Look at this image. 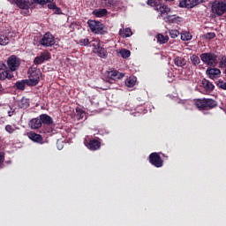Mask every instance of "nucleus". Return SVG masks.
Instances as JSON below:
<instances>
[{
  "mask_svg": "<svg viewBox=\"0 0 226 226\" xmlns=\"http://www.w3.org/2000/svg\"><path fill=\"white\" fill-rule=\"evenodd\" d=\"M116 4V2L114 0H109L106 4L105 6L107 8H110L111 6H114Z\"/></svg>",
  "mask_w": 226,
  "mask_h": 226,
  "instance_id": "a19ab883",
  "label": "nucleus"
},
{
  "mask_svg": "<svg viewBox=\"0 0 226 226\" xmlns=\"http://www.w3.org/2000/svg\"><path fill=\"white\" fill-rule=\"evenodd\" d=\"M102 89L103 91H107V89H110V87H102Z\"/></svg>",
  "mask_w": 226,
  "mask_h": 226,
  "instance_id": "49530a36",
  "label": "nucleus"
},
{
  "mask_svg": "<svg viewBox=\"0 0 226 226\" xmlns=\"http://www.w3.org/2000/svg\"><path fill=\"white\" fill-rule=\"evenodd\" d=\"M119 34L122 38H130L133 33L132 32V28L127 27L125 29L121 28L119 30Z\"/></svg>",
  "mask_w": 226,
  "mask_h": 226,
  "instance_id": "393cba45",
  "label": "nucleus"
},
{
  "mask_svg": "<svg viewBox=\"0 0 226 226\" xmlns=\"http://www.w3.org/2000/svg\"><path fill=\"white\" fill-rule=\"evenodd\" d=\"M27 137L30 139V140H33V142H37V144H43V137L36 132H30L27 133Z\"/></svg>",
  "mask_w": 226,
  "mask_h": 226,
  "instance_id": "f3484780",
  "label": "nucleus"
},
{
  "mask_svg": "<svg viewBox=\"0 0 226 226\" xmlns=\"http://www.w3.org/2000/svg\"><path fill=\"white\" fill-rule=\"evenodd\" d=\"M220 68H226V56H222L219 62Z\"/></svg>",
  "mask_w": 226,
  "mask_h": 226,
  "instance_id": "e433bc0d",
  "label": "nucleus"
},
{
  "mask_svg": "<svg viewBox=\"0 0 226 226\" xmlns=\"http://www.w3.org/2000/svg\"><path fill=\"white\" fill-rule=\"evenodd\" d=\"M87 24L88 27L92 33H94V34H107V28L104 24H102V22L89 19Z\"/></svg>",
  "mask_w": 226,
  "mask_h": 226,
  "instance_id": "20e7f679",
  "label": "nucleus"
},
{
  "mask_svg": "<svg viewBox=\"0 0 226 226\" xmlns=\"http://www.w3.org/2000/svg\"><path fill=\"white\" fill-rule=\"evenodd\" d=\"M41 118H33L29 122V126L32 128V130H38V128H41Z\"/></svg>",
  "mask_w": 226,
  "mask_h": 226,
  "instance_id": "4be33fe9",
  "label": "nucleus"
},
{
  "mask_svg": "<svg viewBox=\"0 0 226 226\" xmlns=\"http://www.w3.org/2000/svg\"><path fill=\"white\" fill-rule=\"evenodd\" d=\"M109 11L107 9H95L92 11V15L97 17V19H102V17H107Z\"/></svg>",
  "mask_w": 226,
  "mask_h": 226,
  "instance_id": "6ab92c4d",
  "label": "nucleus"
},
{
  "mask_svg": "<svg viewBox=\"0 0 226 226\" xmlns=\"http://www.w3.org/2000/svg\"><path fill=\"white\" fill-rule=\"evenodd\" d=\"M9 1L13 4H16L18 8H20L21 10H29L31 6V2H29L28 0H9Z\"/></svg>",
  "mask_w": 226,
  "mask_h": 226,
  "instance_id": "4468645a",
  "label": "nucleus"
},
{
  "mask_svg": "<svg viewBox=\"0 0 226 226\" xmlns=\"http://www.w3.org/2000/svg\"><path fill=\"white\" fill-rule=\"evenodd\" d=\"M102 1H107V0H102Z\"/></svg>",
  "mask_w": 226,
  "mask_h": 226,
  "instance_id": "8fccbe9b",
  "label": "nucleus"
},
{
  "mask_svg": "<svg viewBox=\"0 0 226 226\" xmlns=\"http://www.w3.org/2000/svg\"><path fill=\"white\" fill-rule=\"evenodd\" d=\"M109 76L110 77L111 80H116V79H123V77H124V74L119 72L118 71H111L109 73Z\"/></svg>",
  "mask_w": 226,
  "mask_h": 226,
  "instance_id": "a878e982",
  "label": "nucleus"
},
{
  "mask_svg": "<svg viewBox=\"0 0 226 226\" xmlns=\"http://www.w3.org/2000/svg\"><path fill=\"white\" fill-rule=\"evenodd\" d=\"M13 78V72H10L8 70V67L6 66V64L0 62V80H11Z\"/></svg>",
  "mask_w": 226,
  "mask_h": 226,
  "instance_id": "6e6552de",
  "label": "nucleus"
},
{
  "mask_svg": "<svg viewBox=\"0 0 226 226\" xmlns=\"http://www.w3.org/2000/svg\"><path fill=\"white\" fill-rule=\"evenodd\" d=\"M28 81L29 83L34 87V86H38V84L40 83V77H41V71H40V69H38V67H30L28 69Z\"/></svg>",
  "mask_w": 226,
  "mask_h": 226,
  "instance_id": "39448f33",
  "label": "nucleus"
},
{
  "mask_svg": "<svg viewBox=\"0 0 226 226\" xmlns=\"http://www.w3.org/2000/svg\"><path fill=\"white\" fill-rule=\"evenodd\" d=\"M106 84L110 85V84H112V82H110V81H106Z\"/></svg>",
  "mask_w": 226,
  "mask_h": 226,
  "instance_id": "de8ad7c7",
  "label": "nucleus"
},
{
  "mask_svg": "<svg viewBox=\"0 0 226 226\" xmlns=\"http://www.w3.org/2000/svg\"><path fill=\"white\" fill-rule=\"evenodd\" d=\"M135 84H137V77H135V76L129 77L125 80V86L127 87H133V86H135Z\"/></svg>",
  "mask_w": 226,
  "mask_h": 226,
  "instance_id": "c85d7f7f",
  "label": "nucleus"
},
{
  "mask_svg": "<svg viewBox=\"0 0 226 226\" xmlns=\"http://www.w3.org/2000/svg\"><path fill=\"white\" fill-rule=\"evenodd\" d=\"M194 105L197 107V109L200 111L204 110H211L215 109V107L218 106V102L213 99H207V98H202V99H196L194 101Z\"/></svg>",
  "mask_w": 226,
  "mask_h": 226,
  "instance_id": "f257e3e1",
  "label": "nucleus"
},
{
  "mask_svg": "<svg viewBox=\"0 0 226 226\" xmlns=\"http://www.w3.org/2000/svg\"><path fill=\"white\" fill-rule=\"evenodd\" d=\"M120 56L126 59L132 56V52H130L129 49H124L120 50Z\"/></svg>",
  "mask_w": 226,
  "mask_h": 226,
  "instance_id": "473e14b6",
  "label": "nucleus"
},
{
  "mask_svg": "<svg viewBox=\"0 0 226 226\" xmlns=\"http://www.w3.org/2000/svg\"><path fill=\"white\" fill-rule=\"evenodd\" d=\"M7 66L11 73V72H17L20 67V58L15 55H11L7 59Z\"/></svg>",
  "mask_w": 226,
  "mask_h": 226,
  "instance_id": "423d86ee",
  "label": "nucleus"
},
{
  "mask_svg": "<svg viewBox=\"0 0 226 226\" xmlns=\"http://www.w3.org/2000/svg\"><path fill=\"white\" fill-rule=\"evenodd\" d=\"M192 38V34H190L189 32H183L181 34V40H183V41H190Z\"/></svg>",
  "mask_w": 226,
  "mask_h": 226,
  "instance_id": "2f4dec72",
  "label": "nucleus"
},
{
  "mask_svg": "<svg viewBox=\"0 0 226 226\" xmlns=\"http://www.w3.org/2000/svg\"><path fill=\"white\" fill-rule=\"evenodd\" d=\"M95 51L97 52V55L99 56V57H102V59H107V49H105L104 48H102L100 46V42L97 43V48H95Z\"/></svg>",
  "mask_w": 226,
  "mask_h": 226,
  "instance_id": "5701e85b",
  "label": "nucleus"
},
{
  "mask_svg": "<svg viewBox=\"0 0 226 226\" xmlns=\"http://www.w3.org/2000/svg\"><path fill=\"white\" fill-rule=\"evenodd\" d=\"M174 64L176 66L183 68V66H186V59H185V57L183 56H176L174 58Z\"/></svg>",
  "mask_w": 226,
  "mask_h": 226,
  "instance_id": "b1692460",
  "label": "nucleus"
},
{
  "mask_svg": "<svg viewBox=\"0 0 226 226\" xmlns=\"http://www.w3.org/2000/svg\"><path fill=\"white\" fill-rule=\"evenodd\" d=\"M157 41L158 43L163 44L169 41V35H163L162 34H157Z\"/></svg>",
  "mask_w": 226,
  "mask_h": 226,
  "instance_id": "7c9ffc66",
  "label": "nucleus"
},
{
  "mask_svg": "<svg viewBox=\"0 0 226 226\" xmlns=\"http://www.w3.org/2000/svg\"><path fill=\"white\" fill-rule=\"evenodd\" d=\"M34 3H37V4H41V6L48 4L49 10H56V11H61V9L57 7L54 0H33Z\"/></svg>",
  "mask_w": 226,
  "mask_h": 226,
  "instance_id": "f8f14e48",
  "label": "nucleus"
},
{
  "mask_svg": "<svg viewBox=\"0 0 226 226\" xmlns=\"http://www.w3.org/2000/svg\"><path fill=\"white\" fill-rule=\"evenodd\" d=\"M164 22L170 26L172 24H181V22H183V18L177 15H168L164 18Z\"/></svg>",
  "mask_w": 226,
  "mask_h": 226,
  "instance_id": "2eb2a0df",
  "label": "nucleus"
},
{
  "mask_svg": "<svg viewBox=\"0 0 226 226\" xmlns=\"http://www.w3.org/2000/svg\"><path fill=\"white\" fill-rule=\"evenodd\" d=\"M217 86L223 89L224 91H226V83L223 81H219L217 83Z\"/></svg>",
  "mask_w": 226,
  "mask_h": 226,
  "instance_id": "ea45409f",
  "label": "nucleus"
},
{
  "mask_svg": "<svg viewBox=\"0 0 226 226\" xmlns=\"http://www.w3.org/2000/svg\"><path fill=\"white\" fill-rule=\"evenodd\" d=\"M52 129H47L46 131H44V133H51Z\"/></svg>",
  "mask_w": 226,
  "mask_h": 226,
  "instance_id": "a18cd8bd",
  "label": "nucleus"
},
{
  "mask_svg": "<svg viewBox=\"0 0 226 226\" xmlns=\"http://www.w3.org/2000/svg\"><path fill=\"white\" fill-rule=\"evenodd\" d=\"M190 61L192 66H199V64H200V57L195 54H192L190 56Z\"/></svg>",
  "mask_w": 226,
  "mask_h": 226,
  "instance_id": "c756f323",
  "label": "nucleus"
},
{
  "mask_svg": "<svg viewBox=\"0 0 226 226\" xmlns=\"http://www.w3.org/2000/svg\"><path fill=\"white\" fill-rule=\"evenodd\" d=\"M211 12L216 17H222L226 13V0H215L211 3Z\"/></svg>",
  "mask_w": 226,
  "mask_h": 226,
  "instance_id": "f03ea898",
  "label": "nucleus"
},
{
  "mask_svg": "<svg viewBox=\"0 0 226 226\" xmlns=\"http://www.w3.org/2000/svg\"><path fill=\"white\" fill-rule=\"evenodd\" d=\"M14 113H15V110H10V111H8V116H9V117H11V116H13Z\"/></svg>",
  "mask_w": 226,
  "mask_h": 226,
  "instance_id": "c03bdc74",
  "label": "nucleus"
},
{
  "mask_svg": "<svg viewBox=\"0 0 226 226\" xmlns=\"http://www.w3.org/2000/svg\"><path fill=\"white\" fill-rule=\"evenodd\" d=\"M4 162V153L0 152V167Z\"/></svg>",
  "mask_w": 226,
  "mask_h": 226,
  "instance_id": "79ce46f5",
  "label": "nucleus"
},
{
  "mask_svg": "<svg viewBox=\"0 0 226 226\" xmlns=\"http://www.w3.org/2000/svg\"><path fill=\"white\" fill-rule=\"evenodd\" d=\"M162 156H164V158H169V156H165V154H163Z\"/></svg>",
  "mask_w": 226,
  "mask_h": 226,
  "instance_id": "09e8293b",
  "label": "nucleus"
},
{
  "mask_svg": "<svg viewBox=\"0 0 226 226\" xmlns=\"http://www.w3.org/2000/svg\"><path fill=\"white\" fill-rule=\"evenodd\" d=\"M29 99L23 97L19 102L18 106L19 109H27L29 107Z\"/></svg>",
  "mask_w": 226,
  "mask_h": 226,
  "instance_id": "cd10ccee",
  "label": "nucleus"
},
{
  "mask_svg": "<svg viewBox=\"0 0 226 226\" xmlns=\"http://www.w3.org/2000/svg\"><path fill=\"white\" fill-rule=\"evenodd\" d=\"M4 93V87H3V84L0 83V94H3Z\"/></svg>",
  "mask_w": 226,
  "mask_h": 226,
  "instance_id": "37998d69",
  "label": "nucleus"
},
{
  "mask_svg": "<svg viewBox=\"0 0 226 226\" xmlns=\"http://www.w3.org/2000/svg\"><path fill=\"white\" fill-rule=\"evenodd\" d=\"M207 40H214V38H216V34L215 32H210L206 34Z\"/></svg>",
  "mask_w": 226,
  "mask_h": 226,
  "instance_id": "4c0bfd02",
  "label": "nucleus"
},
{
  "mask_svg": "<svg viewBox=\"0 0 226 226\" xmlns=\"http://www.w3.org/2000/svg\"><path fill=\"white\" fill-rule=\"evenodd\" d=\"M78 119H84V116H86V112L80 109H76Z\"/></svg>",
  "mask_w": 226,
  "mask_h": 226,
  "instance_id": "c9c22d12",
  "label": "nucleus"
},
{
  "mask_svg": "<svg viewBox=\"0 0 226 226\" xmlns=\"http://www.w3.org/2000/svg\"><path fill=\"white\" fill-rule=\"evenodd\" d=\"M15 130H17V126L15 124L11 125V124H7L5 125V132H7V133H13L15 132Z\"/></svg>",
  "mask_w": 226,
  "mask_h": 226,
  "instance_id": "72a5a7b5",
  "label": "nucleus"
},
{
  "mask_svg": "<svg viewBox=\"0 0 226 226\" xmlns=\"http://www.w3.org/2000/svg\"><path fill=\"white\" fill-rule=\"evenodd\" d=\"M84 144L90 151H98V149L102 147V141L96 139L86 138L84 139Z\"/></svg>",
  "mask_w": 226,
  "mask_h": 226,
  "instance_id": "0eeeda50",
  "label": "nucleus"
},
{
  "mask_svg": "<svg viewBox=\"0 0 226 226\" xmlns=\"http://www.w3.org/2000/svg\"><path fill=\"white\" fill-rule=\"evenodd\" d=\"M169 34L170 36V38H177V36H179L180 33L177 30H169Z\"/></svg>",
  "mask_w": 226,
  "mask_h": 226,
  "instance_id": "f704fd0d",
  "label": "nucleus"
},
{
  "mask_svg": "<svg viewBox=\"0 0 226 226\" xmlns=\"http://www.w3.org/2000/svg\"><path fill=\"white\" fill-rule=\"evenodd\" d=\"M40 43L42 45V47H52V45L56 44V39L52 34L46 33L41 39Z\"/></svg>",
  "mask_w": 226,
  "mask_h": 226,
  "instance_id": "9d476101",
  "label": "nucleus"
},
{
  "mask_svg": "<svg viewBox=\"0 0 226 226\" xmlns=\"http://www.w3.org/2000/svg\"><path fill=\"white\" fill-rule=\"evenodd\" d=\"M202 3H205L204 0H183L179 3L180 8H195V6H199V4H202Z\"/></svg>",
  "mask_w": 226,
  "mask_h": 226,
  "instance_id": "9b49d317",
  "label": "nucleus"
},
{
  "mask_svg": "<svg viewBox=\"0 0 226 226\" xmlns=\"http://www.w3.org/2000/svg\"><path fill=\"white\" fill-rule=\"evenodd\" d=\"M26 86L33 87V85L29 82V79L18 80L14 84V87H16V89L19 91H24L26 89Z\"/></svg>",
  "mask_w": 226,
  "mask_h": 226,
  "instance_id": "dca6fc26",
  "label": "nucleus"
},
{
  "mask_svg": "<svg viewBox=\"0 0 226 226\" xmlns=\"http://www.w3.org/2000/svg\"><path fill=\"white\" fill-rule=\"evenodd\" d=\"M40 119H41V124H47V126H50V124H52L54 123L52 117H50L47 114L40 115Z\"/></svg>",
  "mask_w": 226,
  "mask_h": 226,
  "instance_id": "a211bd4d",
  "label": "nucleus"
},
{
  "mask_svg": "<svg viewBox=\"0 0 226 226\" xmlns=\"http://www.w3.org/2000/svg\"><path fill=\"white\" fill-rule=\"evenodd\" d=\"M201 84H202V87H204L205 91H207V93H211V91H213L215 89V85L211 81H209L206 79H204L202 80Z\"/></svg>",
  "mask_w": 226,
  "mask_h": 226,
  "instance_id": "412c9836",
  "label": "nucleus"
},
{
  "mask_svg": "<svg viewBox=\"0 0 226 226\" xmlns=\"http://www.w3.org/2000/svg\"><path fill=\"white\" fill-rule=\"evenodd\" d=\"M8 43H10V37H8V34H0V45L2 47H5Z\"/></svg>",
  "mask_w": 226,
  "mask_h": 226,
  "instance_id": "bb28decb",
  "label": "nucleus"
},
{
  "mask_svg": "<svg viewBox=\"0 0 226 226\" xmlns=\"http://www.w3.org/2000/svg\"><path fill=\"white\" fill-rule=\"evenodd\" d=\"M200 57L202 63L210 68H215L218 64V55L213 52L202 53Z\"/></svg>",
  "mask_w": 226,
  "mask_h": 226,
  "instance_id": "7ed1b4c3",
  "label": "nucleus"
},
{
  "mask_svg": "<svg viewBox=\"0 0 226 226\" xmlns=\"http://www.w3.org/2000/svg\"><path fill=\"white\" fill-rule=\"evenodd\" d=\"M79 43L80 45L87 47V45H89V39H81L79 40Z\"/></svg>",
  "mask_w": 226,
  "mask_h": 226,
  "instance_id": "58836bf2",
  "label": "nucleus"
},
{
  "mask_svg": "<svg viewBox=\"0 0 226 226\" xmlns=\"http://www.w3.org/2000/svg\"><path fill=\"white\" fill-rule=\"evenodd\" d=\"M51 56L50 53H49V51H44L41 52L40 54V56H37L34 60V64H36V66H38V64H43L44 61H49V59H50Z\"/></svg>",
  "mask_w": 226,
  "mask_h": 226,
  "instance_id": "ddd939ff",
  "label": "nucleus"
},
{
  "mask_svg": "<svg viewBox=\"0 0 226 226\" xmlns=\"http://www.w3.org/2000/svg\"><path fill=\"white\" fill-rule=\"evenodd\" d=\"M149 163L156 169H160L163 167V159L160 156V154L156 152H154L148 156Z\"/></svg>",
  "mask_w": 226,
  "mask_h": 226,
  "instance_id": "1a4fd4ad",
  "label": "nucleus"
},
{
  "mask_svg": "<svg viewBox=\"0 0 226 226\" xmlns=\"http://www.w3.org/2000/svg\"><path fill=\"white\" fill-rule=\"evenodd\" d=\"M207 73L209 75L210 79H218V77H220V73H222V71L216 68H210L207 70Z\"/></svg>",
  "mask_w": 226,
  "mask_h": 226,
  "instance_id": "aec40b11",
  "label": "nucleus"
}]
</instances>
